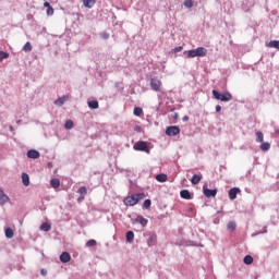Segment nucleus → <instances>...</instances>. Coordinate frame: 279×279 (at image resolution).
<instances>
[{"instance_id": "33", "label": "nucleus", "mask_w": 279, "mask_h": 279, "mask_svg": "<svg viewBox=\"0 0 279 279\" xmlns=\"http://www.w3.org/2000/svg\"><path fill=\"white\" fill-rule=\"evenodd\" d=\"M156 180L157 182H165L167 180V174H157Z\"/></svg>"}, {"instance_id": "10", "label": "nucleus", "mask_w": 279, "mask_h": 279, "mask_svg": "<svg viewBox=\"0 0 279 279\" xmlns=\"http://www.w3.org/2000/svg\"><path fill=\"white\" fill-rule=\"evenodd\" d=\"M157 241H158V235H156V233H150V234L148 235V241H147V243H148V246H149V247H153V245H156Z\"/></svg>"}, {"instance_id": "25", "label": "nucleus", "mask_w": 279, "mask_h": 279, "mask_svg": "<svg viewBox=\"0 0 279 279\" xmlns=\"http://www.w3.org/2000/svg\"><path fill=\"white\" fill-rule=\"evenodd\" d=\"M243 263L245 265H252V263H254V257H252L251 255H246L243 259Z\"/></svg>"}, {"instance_id": "15", "label": "nucleus", "mask_w": 279, "mask_h": 279, "mask_svg": "<svg viewBox=\"0 0 279 279\" xmlns=\"http://www.w3.org/2000/svg\"><path fill=\"white\" fill-rule=\"evenodd\" d=\"M259 149H262V151H269L271 144H269V142H262Z\"/></svg>"}, {"instance_id": "34", "label": "nucleus", "mask_w": 279, "mask_h": 279, "mask_svg": "<svg viewBox=\"0 0 279 279\" xmlns=\"http://www.w3.org/2000/svg\"><path fill=\"white\" fill-rule=\"evenodd\" d=\"M183 5L187 9L193 8V0H184Z\"/></svg>"}, {"instance_id": "11", "label": "nucleus", "mask_w": 279, "mask_h": 279, "mask_svg": "<svg viewBox=\"0 0 279 279\" xmlns=\"http://www.w3.org/2000/svg\"><path fill=\"white\" fill-rule=\"evenodd\" d=\"M239 193H241V190L239 187H232L229 191V199L234 201V198L236 197V195H239Z\"/></svg>"}, {"instance_id": "1", "label": "nucleus", "mask_w": 279, "mask_h": 279, "mask_svg": "<svg viewBox=\"0 0 279 279\" xmlns=\"http://www.w3.org/2000/svg\"><path fill=\"white\" fill-rule=\"evenodd\" d=\"M207 54H208V49H206L204 47H198V48L192 49V50H185L183 52V56H185V58H187V59L206 58Z\"/></svg>"}, {"instance_id": "7", "label": "nucleus", "mask_w": 279, "mask_h": 279, "mask_svg": "<svg viewBox=\"0 0 279 279\" xmlns=\"http://www.w3.org/2000/svg\"><path fill=\"white\" fill-rule=\"evenodd\" d=\"M10 202V196L3 192V189L0 187V206H4V204H8Z\"/></svg>"}, {"instance_id": "23", "label": "nucleus", "mask_w": 279, "mask_h": 279, "mask_svg": "<svg viewBox=\"0 0 279 279\" xmlns=\"http://www.w3.org/2000/svg\"><path fill=\"white\" fill-rule=\"evenodd\" d=\"M126 242L128 243H134V231H128L126 232Z\"/></svg>"}, {"instance_id": "29", "label": "nucleus", "mask_w": 279, "mask_h": 279, "mask_svg": "<svg viewBox=\"0 0 279 279\" xmlns=\"http://www.w3.org/2000/svg\"><path fill=\"white\" fill-rule=\"evenodd\" d=\"M144 210H148V208H151V199H146L143 203Z\"/></svg>"}, {"instance_id": "9", "label": "nucleus", "mask_w": 279, "mask_h": 279, "mask_svg": "<svg viewBox=\"0 0 279 279\" xmlns=\"http://www.w3.org/2000/svg\"><path fill=\"white\" fill-rule=\"evenodd\" d=\"M27 158H32L33 160H38V158H40V153L36 149H31L27 151Z\"/></svg>"}, {"instance_id": "31", "label": "nucleus", "mask_w": 279, "mask_h": 279, "mask_svg": "<svg viewBox=\"0 0 279 279\" xmlns=\"http://www.w3.org/2000/svg\"><path fill=\"white\" fill-rule=\"evenodd\" d=\"M263 141H264L263 132L258 131L256 133V143H263Z\"/></svg>"}, {"instance_id": "16", "label": "nucleus", "mask_w": 279, "mask_h": 279, "mask_svg": "<svg viewBox=\"0 0 279 279\" xmlns=\"http://www.w3.org/2000/svg\"><path fill=\"white\" fill-rule=\"evenodd\" d=\"M192 184L196 185L202 182V173L194 174L191 179Z\"/></svg>"}, {"instance_id": "44", "label": "nucleus", "mask_w": 279, "mask_h": 279, "mask_svg": "<svg viewBox=\"0 0 279 279\" xmlns=\"http://www.w3.org/2000/svg\"><path fill=\"white\" fill-rule=\"evenodd\" d=\"M183 121H189V116L183 117Z\"/></svg>"}, {"instance_id": "19", "label": "nucleus", "mask_w": 279, "mask_h": 279, "mask_svg": "<svg viewBox=\"0 0 279 279\" xmlns=\"http://www.w3.org/2000/svg\"><path fill=\"white\" fill-rule=\"evenodd\" d=\"M66 96L60 97L57 100H54V105L56 106H64V104L66 102Z\"/></svg>"}, {"instance_id": "22", "label": "nucleus", "mask_w": 279, "mask_h": 279, "mask_svg": "<svg viewBox=\"0 0 279 279\" xmlns=\"http://www.w3.org/2000/svg\"><path fill=\"white\" fill-rule=\"evenodd\" d=\"M50 186H52V189H60V179H51Z\"/></svg>"}, {"instance_id": "18", "label": "nucleus", "mask_w": 279, "mask_h": 279, "mask_svg": "<svg viewBox=\"0 0 279 279\" xmlns=\"http://www.w3.org/2000/svg\"><path fill=\"white\" fill-rule=\"evenodd\" d=\"M88 108H90L92 110H97V108H99V101L97 100L88 101Z\"/></svg>"}, {"instance_id": "30", "label": "nucleus", "mask_w": 279, "mask_h": 279, "mask_svg": "<svg viewBox=\"0 0 279 279\" xmlns=\"http://www.w3.org/2000/svg\"><path fill=\"white\" fill-rule=\"evenodd\" d=\"M10 58V53L5 51H0V62H3V60Z\"/></svg>"}, {"instance_id": "24", "label": "nucleus", "mask_w": 279, "mask_h": 279, "mask_svg": "<svg viewBox=\"0 0 279 279\" xmlns=\"http://www.w3.org/2000/svg\"><path fill=\"white\" fill-rule=\"evenodd\" d=\"M77 193H80V195L82 196L81 199H84V196L86 195V193H88V190L86 189V186H81Z\"/></svg>"}, {"instance_id": "12", "label": "nucleus", "mask_w": 279, "mask_h": 279, "mask_svg": "<svg viewBox=\"0 0 279 279\" xmlns=\"http://www.w3.org/2000/svg\"><path fill=\"white\" fill-rule=\"evenodd\" d=\"M180 196L182 197V199H193V195H191V192H189V190H182L180 192Z\"/></svg>"}, {"instance_id": "40", "label": "nucleus", "mask_w": 279, "mask_h": 279, "mask_svg": "<svg viewBox=\"0 0 279 279\" xmlns=\"http://www.w3.org/2000/svg\"><path fill=\"white\" fill-rule=\"evenodd\" d=\"M183 47L182 46H179V47H175L173 49L174 53H180V51H182Z\"/></svg>"}, {"instance_id": "28", "label": "nucleus", "mask_w": 279, "mask_h": 279, "mask_svg": "<svg viewBox=\"0 0 279 279\" xmlns=\"http://www.w3.org/2000/svg\"><path fill=\"white\" fill-rule=\"evenodd\" d=\"M133 114H134L135 117H141V114H143V108H141V107H135V108H134V111H133Z\"/></svg>"}, {"instance_id": "4", "label": "nucleus", "mask_w": 279, "mask_h": 279, "mask_svg": "<svg viewBox=\"0 0 279 279\" xmlns=\"http://www.w3.org/2000/svg\"><path fill=\"white\" fill-rule=\"evenodd\" d=\"M133 148L135 151H145L146 154H149V146L147 145V142L140 141L134 144Z\"/></svg>"}, {"instance_id": "13", "label": "nucleus", "mask_w": 279, "mask_h": 279, "mask_svg": "<svg viewBox=\"0 0 279 279\" xmlns=\"http://www.w3.org/2000/svg\"><path fill=\"white\" fill-rule=\"evenodd\" d=\"M135 222L140 223L143 228H145V226H147L148 223V220L143 216H137Z\"/></svg>"}, {"instance_id": "36", "label": "nucleus", "mask_w": 279, "mask_h": 279, "mask_svg": "<svg viewBox=\"0 0 279 279\" xmlns=\"http://www.w3.org/2000/svg\"><path fill=\"white\" fill-rule=\"evenodd\" d=\"M65 130H73V122L68 120L64 124Z\"/></svg>"}, {"instance_id": "3", "label": "nucleus", "mask_w": 279, "mask_h": 279, "mask_svg": "<svg viewBox=\"0 0 279 279\" xmlns=\"http://www.w3.org/2000/svg\"><path fill=\"white\" fill-rule=\"evenodd\" d=\"M214 99L218 101H232V94L226 92L225 94L219 93L217 89H213Z\"/></svg>"}, {"instance_id": "27", "label": "nucleus", "mask_w": 279, "mask_h": 279, "mask_svg": "<svg viewBox=\"0 0 279 279\" xmlns=\"http://www.w3.org/2000/svg\"><path fill=\"white\" fill-rule=\"evenodd\" d=\"M5 236H7V239H12L14 236V230H12V228H7Z\"/></svg>"}, {"instance_id": "35", "label": "nucleus", "mask_w": 279, "mask_h": 279, "mask_svg": "<svg viewBox=\"0 0 279 279\" xmlns=\"http://www.w3.org/2000/svg\"><path fill=\"white\" fill-rule=\"evenodd\" d=\"M95 245H97L96 240H89L86 242V247H95Z\"/></svg>"}, {"instance_id": "42", "label": "nucleus", "mask_w": 279, "mask_h": 279, "mask_svg": "<svg viewBox=\"0 0 279 279\" xmlns=\"http://www.w3.org/2000/svg\"><path fill=\"white\" fill-rule=\"evenodd\" d=\"M216 112H221V106H216Z\"/></svg>"}, {"instance_id": "6", "label": "nucleus", "mask_w": 279, "mask_h": 279, "mask_svg": "<svg viewBox=\"0 0 279 279\" xmlns=\"http://www.w3.org/2000/svg\"><path fill=\"white\" fill-rule=\"evenodd\" d=\"M167 136H178L180 134V128L178 126H168L166 130Z\"/></svg>"}, {"instance_id": "5", "label": "nucleus", "mask_w": 279, "mask_h": 279, "mask_svg": "<svg viewBox=\"0 0 279 279\" xmlns=\"http://www.w3.org/2000/svg\"><path fill=\"white\" fill-rule=\"evenodd\" d=\"M160 86H162V82H160V80H158V77H153L150 80L151 90H155L156 93H158V90H160Z\"/></svg>"}, {"instance_id": "41", "label": "nucleus", "mask_w": 279, "mask_h": 279, "mask_svg": "<svg viewBox=\"0 0 279 279\" xmlns=\"http://www.w3.org/2000/svg\"><path fill=\"white\" fill-rule=\"evenodd\" d=\"M40 274H41V276H47V269L43 268V269L40 270Z\"/></svg>"}, {"instance_id": "38", "label": "nucleus", "mask_w": 279, "mask_h": 279, "mask_svg": "<svg viewBox=\"0 0 279 279\" xmlns=\"http://www.w3.org/2000/svg\"><path fill=\"white\" fill-rule=\"evenodd\" d=\"M100 37L104 38V40H108L110 38V34L108 33H101Z\"/></svg>"}, {"instance_id": "32", "label": "nucleus", "mask_w": 279, "mask_h": 279, "mask_svg": "<svg viewBox=\"0 0 279 279\" xmlns=\"http://www.w3.org/2000/svg\"><path fill=\"white\" fill-rule=\"evenodd\" d=\"M33 47L32 44L29 41H27L24 47H23V51H25L26 53L32 51Z\"/></svg>"}, {"instance_id": "26", "label": "nucleus", "mask_w": 279, "mask_h": 279, "mask_svg": "<svg viewBox=\"0 0 279 279\" xmlns=\"http://www.w3.org/2000/svg\"><path fill=\"white\" fill-rule=\"evenodd\" d=\"M40 230H43L44 232H49V230H51V225L44 222L40 226Z\"/></svg>"}, {"instance_id": "39", "label": "nucleus", "mask_w": 279, "mask_h": 279, "mask_svg": "<svg viewBox=\"0 0 279 279\" xmlns=\"http://www.w3.org/2000/svg\"><path fill=\"white\" fill-rule=\"evenodd\" d=\"M47 14H48V16H53V8L49 7L47 9Z\"/></svg>"}, {"instance_id": "14", "label": "nucleus", "mask_w": 279, "mask_h": 279, "mask_svg": "<svg viewBox=\"0 0 279 279\" xmlns=\"http://www.w3.org/2000/svg\"><path fill=\"white\" fill-rule=\"evenodd\" d=\"M60 260H61V263H69L71 260V254L63 252L60 255Z\"/></svg>"}, {"instance_id": "17", "label": "nucleus", "mask_w": 279, "mask_h": 279, "mask_svg": "<svg viewBox=\"0 0 279 279\" xmlns=\"http://www.w3.org/2000/svg\"><path fill=\"white\" fill-rule=\"evenodd\" d=\"M266 47H269L270 49L279 50V40H271L268 44H266Z\"/></svg>"}, {"instance_id": "37", "label": "nucleus", "mask_w": 279, "mask_h": 279, "mask_svg": "<svg viewBox=\"0 0 279 279\" xmlns=\"http://www.w3.org/2000/svg\"><path fill=\"white\" fill-rule=\"evenodd\" d=\"M228 230H236V222L230 221L228 223Z\"/></svg>"}, {"instance_id": "8", "label": "nucleus", "mask_w": 279, "mask_h": 279, "mask_svg": "<svg viewBox=\"0 0 279 279\" xmlns=\"http://www.w3.org/2000/svg\"><path fill=\"white\" fill-rule=\"evenodd\" d=\"M205 197H217V190H210L206 186L203 187Z\"/></svg>"}, {"instance_id": "2", "label": "nucleus", "mask_w": 279, "mask_h": 279, "mask_svg": "<svg viewBox=\"0 0 279 279\" xmlns=\"http://www.w3.org/2000/svg\"><path fill=\"white\" fill-rule=\"evenodd\" d=\"M141 199H145V193H137L126 196L123 201L124 206H136Z\"/></svg>"}, {"instance_id": "43", "label": "nucleus", "mask_w": 279, "mask_h": 279, "mask_svg": "<svg viewBox=\"0 0 279 279\" xmlns=\"http://www.w3.org/2000/svg\"><path fill=\"white\" fill-rule=\"evenodd\" d=\"M44 5L45 8H51V4H49V2H45Z\"/></svg>"}, {"instance_id": "45", "label": "nucleus", "mask_w": 279, "mask_h": 279, "mask_svg": "<svg viewBox=\"0 0 279 279\" xmlns=\"http://www.w3.org/2000/svg\"><path fill=\"white\" fill-rule=\"evenodd\" d=\"M136 132H141V126H135Z\"/></svg>"}, {"instance_id": "20", "label": "nucleus", "mask_w": 279, "mask_h": 279, "mask_svg": "<svg viewBox=\"0 0 279 279\" xmlns=\"http://www.w3.org/2000/svg\"><path fill=\"white\" fill-rule=\"evenodd\" d=\"M96 1L95 0H83V5H85V8H94Z\"/></svg>"}, {"instance_id": "21", "label": "nucleus", "mask_w": 279, "mask_h": 279, "mask_svg": "<svg viewBox=\"0 0 279 279\" xmlns=\"http://www.w3.org/2000/svg\"><path fill=\"white\" fill-rule=\"evenodd\" d=\"M22 182L25 186H27L29 184V174L28 173H25V172L22 173Z\"/></svg>"}]
</instances>
